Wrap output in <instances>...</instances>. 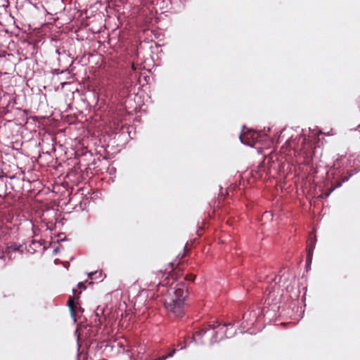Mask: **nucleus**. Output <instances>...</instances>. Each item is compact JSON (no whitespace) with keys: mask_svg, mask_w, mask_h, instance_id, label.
<instances>
[{"mask_svg":"<svg viewBox=\"0 0 360 360\" xmlns=\"http://www.w3.org/2000/svg\"><path fill=\"white\" fill-rule=\"evenodd\" d=\"M188 295V287L183 281H173L167 289L165 297V308L170 317L181 318L185 314L186 299Z\"/></svg>","mask_w":360,"mask_h":360,"instance_id":"f257e3e1","label":"nucleus"},{"mask_svg":"<svg viewBox=\"0 0 360 360\" xmlns=\"http://www.w3.org/2000/svg\"><path fill=\"white\" fill-rule=\"evenodd\" d=\"M240 139L242 143L252 146L257 139V134L255 131L248 130L240 136Z\"/></svg>","mask_w":360,"mask_h":360,"instance_id":"f03ea898","label":"nucleus"},{"mask_svg":"<svg viewBox=\"0 0 360 360\" xmlns=\"http://www.w3.org/2000/svg\"><path fill=\"white\" fill-rule=\"evenodd\" d=\"M68 181H54L51 185L52 191L56 193H60L62 195H65L67 191L70 194L72 191H68Z\"/></svg>","mask_w":360,"mask_h":360,"instance_id":"7ed1b4c3","label":"nucleus"},{"mask_svg":"<svg viewBox=\"0 0 360 360\" xmlns=\"http://www.w3.org/2000/svg\"><path fill=\"white\" fill-rule=\"evenodd\" d=\"M316 242V236L310 237L309 239L307 241V260L309 262H311L313 255V251L315 248Z\"/></svg>","mask_w":360,"mask_h":360,"instance_id":"20e7f679","label":"nucleus"},{"mask_svg":"<svg viewBox=\"0 0 360 360\" xmlns=\"http://www.w3.org/2000/svg\"><path fill=\"white\" fill-rule=\"evenodd\" d=\"M250 174L252 178H253L254 180H266L267 178V174L264 169L260 170L251 171Z\"/></svg>","mask_w":360,"mask_h":360,"instance_id":"39448f33","label":"nucleus"},{"mask_svg":"<svg viewBox=\"0 0 360 360\" xmlns=\"http://www.w3.org/2000/svg\"><path fill=\"white\" fill-rule=\"evenodd\" d=\"M300 158H303V160H301L302 163L309 165L311 160V151L306 152L304 150H301L299 153Z\"/></svg>","mask_w":360,"mask_h":360,"instance_id":"423d86ee","label":"nucleus"},{"mask_svg":"<svg viewBox=\"0 0 360 360\" xmlns=\"http://www.w3.org/2000/svg\"><path fill=\"white\" fill-rule=\"evenodd\" d=\"M207 328L204 327L202 328H201L200 330L195 332V333L193 334V339L195 341H198L200 340L202 337L207 333Z\"/></svg>","mask_w":360,"mask_h":360,"instance_id":"0eeeda50","label":"nucleus"},{"mask_svg":"<svg viewBox=\"0 0 360 360\" xmlns=\"http://www.w3.org/2000/svg\"><path fill=\"white\" fill-rule=\"evenodd\" d=\"M68 305L72 315L75 314L76 311V304L75 302V299L73 297H70L68 301Z\"/></svg>","mask_w":360,"mask_h":360,"instance_id":"6e6552de","label":"nucleus"},{"mask_svg":"<svg viewBox=\"0 0 360 360\" xmlns=\"http://www.w3.org/2000/svg\"><path fill=\"white\" fill-rule=\"evenodd\" d=\"M13 293L11 292H3L2 294L0 295V300L4 301V300H9L13 297Z\"/></svg>","mask_w":360,"mask_h":360,"instance_id":"1a4fd4ad","label":"nucleus"},{"mask_svg":"<svg viewBox=\"0 0 360 360\" xmlns=\"http://www.w3.org/2000/svg\"><path fill=\"white\" fill-rule=\"evenodd\" d=\"M174 263L171 262L169 266L171 267V271L169 272V276L174 278V279L177 278V273L174 272L175 268L174 267Z\"/></svg>","mask_w":360,"mask_h":360,"instance_id":"9d476101","label":"nucleus"},{"mask_svg":"<svg viewBox=\"0 0 360 360\" xmlns=\"http://www.w3.org/2000/svg\"><path fill=\"white\" fill-rule=\"evenodd\" d=\"M219 326H220V324L217 321H216V322H213L212 324L209 323L207 326H205V327L207 328V330H210V329L214 330Z\"/></svg>","mask_w":360,"mask_h":360,"instance_id":"9b49d317","label":"nucleus"},{"mask_svg":"<svg viewBox=\"0 0 360 360\" xmlns=\"http://www.w3.org/2000/svg\"><path fill=\"white\" fill-rule=\"evenodd\" d=\"M195 276L193 274H188L184 277V280L193 281H194Z\"/></svg>","mask_w":360,"mask_h":360,"instance_id":"f8f14e48","label":"nucleus"},{"mask_svg":"<svg viewBox=\"0 0 360 360\" xmlns=\"http://www.w3.org/2000/svg\"><path fill=\"white\" fill-rule=\"evenodd\" d=\"M333 189H334V188H332V189H330V190L328 192H327V193H324L321 194V195H319V197H320V198H326V197H328V196L330 194V193L333 191Z\"/></svg>","mask_w":360,"mask_h":360,"instance_id":"ddd939ff","label":"nucleus"},{"mask_svg":"<svg viewBox=\"0 0 360 360\" xmlns=\"http://www.w3.org/2000/svg\"><path fill=\"white\" fill-rule=\"evenodd\" d=\"M78 287H79V288H80V289H81V288H84V289H85V288H86V286L84 285V284L83 283H78Z\"/></svg>","mask_w":360,"mask_h":360,"instance_id":"4468645a","label":"nucleus"},{"mask_svg":"<svg viewBox=\"0 0 360 360\" xmlns=\"http://www.w3.org/2000/svg\"><path fill=\"white\" fill-rule=\"evenodd\" d=\"M333 178L335 179V180H342V181L347 180V176L342 177L340 179H339L338 177L336 179V177H335V176H333Z\"/></svg>","mask_w":360,"mask_h":360,"instance_id":"2eb2a0df","label":"nucleus"},{"mask_svg":"<svg viewBox=\"0 0 360 360\" xmlns=\"http://www.w3.org/2000/svg\"><path fill=\"white\" fill-rule=\"evenodd\" d=\"M280 182H281L280 186L282 188L284 186V185H283V184H285V181H280Z\"/></svg>","mask_w":360,"mask_h":360,"instance_id":"dca6fc26","label":"nucleus"},{"mask_svg":"<svg viewBox=\"0 0 360 360\" xmlns=\"http://www.w3.org/2000/svg\"><path fill=\"white\" fill-rule=\"evenodd\" d=\"M167 283H168L167 282L166 283V282H165V281H163V283H160V284H161L162 286H165V285H166Z\"/></svg>","mask_w":360,"mask_h":360,"instance_id":"f3484780","label":"nucleus"},{"mask_svg":"<svg viewBox=\"0 0 360 360\" xmlns=\"http://www.w3.org/2000/svg\"><path fill=\"white\" fill-rule=\"evenodd\" d=\"M132 69H133L134 70H136V68H135V66H134V64L132 65Z\"/></svg>","mask_w":360,"mask_h":360,"instance_id":"a211bd4d","label":"nucleus"},{"mask_svg":"<svg viewBox=\"0 0 360 360\" xmlns=\"http://www.w3.org/2000/svg\"><path fill=\"white\" fill-rule=\"evenodd\" d=\"M341 186L340 181H339V184H338V186Z\"/></svg>","mask_w":360,"mask_h":360,"instance_id":"6ab92c4d","label":"nucleus"}]
</instances>
